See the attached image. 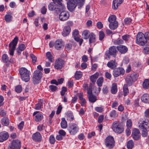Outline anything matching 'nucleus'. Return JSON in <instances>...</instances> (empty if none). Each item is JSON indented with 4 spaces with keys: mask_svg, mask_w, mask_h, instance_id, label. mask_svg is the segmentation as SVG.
I'll list each match as a JSON object with an SVG mask.
<instances>
[{
    "mask_svg": "<svg viewBox=\"0 0 149 149\" xmlns=\"http://www.w3.org/2000/svg\"><path fill=\"white\" fill-rule=\"evenodd\" d=\"M89 101L92 103L95 102L97 100L96 96L93 94L88 95Z\"/></svg>",
    "mask_w": 149,
    "mask_h": 149,
    "instance_id": "30",
    "label": "nucleus"
},
{
    "mask_svg": "<svg viewBox=\"0 0 149 149\" xmlns=\"http://www.w3.org/2000/svg\"><path fill=\"white\" fill-rule=\"evenodd\" d=\"M64 64V61L62 59L56 60L55 63L54 67L57 69L62 68Z\"/></svg>",
    "mask_w": 149,
    "mask_h": 149,
    "instance_id": "21",
    "label": "nucleus"
},
{
    "mask_svg": "<svg viewBox=\"0 0 149 149\" xmlns=\"http://www.w3.org/2000/svg\"><path fill=\"white\" fill-rule=\"evenodd\" d=\"M71 30V28L69 26H65L64 27L62 32V34L64 37L68 36L70 33Z\"/></svg>",
    "mask_w": 149,
    "mask_h": 149,
    "instance_id": "23",
    "label": "nucleus"
},
{
    "mask_svg": "<svg viewBox=\"0 0 149 149\" xmlns=\"http://www.w3.org/2000/svg\"><path fill=\"white\" fill-rule=\"evenodd\" d=\"M30 56L32 60V62L34 63L36 61L37 58L33 54H31Z\"/></svg>",
    "mask_w": 149,
    "mask_h": 149,
    "instance_id": "57",
    "label": "nucleus"
},
{
    "mask_svg": "<svg viewBox=\"0 0 149 149\" xmlns=\"http://www.w3.org/2000/svg\"><path fill=\"white\" fill-rule=\"evenodd\" d=\"M132 136L133 138L135 140L139 139L141 137V133L139 129H134L132 131Z\"/></svg>",
    "mask_w": 149,
    "mask_h": 149,
    "instance_id": "13",
    "label": "nucleus"
},
{
    "mask_svg": "<svg viewBox=\"0 0 149 149\" xmlns=\"http://www.w3.org/2000/svg\"><path fill=\"white\" fill-rule=\"evenodd\" d=\"M123 0H113L112 4V8L113 10H117L118 6L122 3Z\"/></svg>",
    "mask_w": 149,
    "mask_h": 149,
    "instance_id": "20",
    "label": "nucleus"
},
{
    "mask_svg": "<svg viewBox=\"0 0 149 149\" xmlns=\"http://www.w3.org/2000/svg\"><path fill=\"white\" fill-rule=\"evenodd\" d=\"M116 17L115 15H111L108 19V21L110 23L116 22Z\"/></svg>",
    "mask_w": 149,
    "mask_h": 149,
    "instance_id": "41",
    "label": "nucleus"
},
{
    "mask_svg": "<svg viewBox=\"0 0 149 149\" xmlns=\"http://www.w3.org/2000/svg\"><path fill=\"white\" fill-rule=\"evenodd\" d=\"M104 34L103 31H101L99 32V38L100 40H102L104 37Z\"/></svg>",
    "mask_w": 149,
    "mask_h": 149,
    "instance_id": "51",
    "label": "nucleus"
},
{
    "mask_svg": "<svg viewBox=\"0 0 149 149\" xmlns=\"http://www.w3.org/2000/svg\"><path fill=\"white\" fill-rule=\"evenodd\" d=\"M1 59L3 63H7L9 61V57L7 54H4L1 57Z\"/></svg>",
    "mask_w": 149,
    "mask_h": 149,
    "instance_id": "39",
    "label": "nucleus"
},
{
    "mask_svg": "<svg viewBox=\"0 0 149 149\" xmlns=\"http://www.w3.org/2000/svg\"><path fill=\"white\" fill-rule=\"evenodd\" d=\"M13 19V17L11 15L9 14L6 15L4 17L5 21L8 23L11 22Z\"/></svg>",
    "mask_w": 149,
    "mask_h": 149,
    "instance_id": "40",
    "label": "nucleus"
},
{
    "mask_svg": "<svg viewBox=\"0 0 149 149\" xmlns=\"http://www.w3.org/2000/svg\"><path fill=\"white\" fill-rule=\"evenodd\" d=\"M130 35L126 34L122 36V39L125 41H127L130 38Z\"/></svg>",
    "mask_w": 149,
    "mask_h": 149,
    "instance_id": "59",
    "label": "nucleus"
},
{
    "mask_svg": "<svg viewBox=\"0 0 149 149\" xmlns=\"http://www.w3.org/2000/svg\"><path fill=\"white\" fill-rule=\"evenodd\" d=\"M89 31L87 30H84L82 34L83 38L85 39H88L89 37Z\"/></svg>",
    "mask_w": 149,
    "mask_h": 149,
    "instance_id": "37",
    "label": "nucleus"
},
{
    "mask_svg": "<svg viewBox=\"0 0 149 149\" xmlns=\"http://www.w3.org/2000/svg\"><path fill=\"white\" fill-rule=\"evenodd\" d=\"M55 48L57 49H59L63 46L62 41L60 40L56 41L55 43Z\"/></svg>",
    "mask_w": 149,
    "mask_h": 149,
    "instance_id": "28",
    "label": "nucleus"
},
{
    "mask_svg": "<svg viewBox=\"0 0 149 149\" xmlns=\"http://www.w3.org/2000/svg\"><path fill=\"white\" fill-rule=\"evenodd\" d=\"M111 128L114 132L119 134L122 133L124 130L123 128L117 121H114L113 123Z\"/></svg>",
    "mask_w": 149,
    "mask_h": 149,
    "instance_id": "7",
    "label": "nucleus"
},
{
    "mask_svg": "<svg viewBox=\"0 0 149 149\" xmlns=\"http://www.w3.org/2000/svg\"><path fill=\"white\" fill-rule=\"evenodd\" d=\"M126 83H127V84L129 86H130L132 84V82L133 81L131 79V77L130 75L127 76L126 79Z\"/></svg>",
    "mask_w": 149,
    "mask_h": 149,
    "instance_id": "43",
    "label": "nucleus"
},
{
    "mask_svg": "<svg viewBox=\"0 0 149 149\" xmlns=\"http://www.w3.org/2000/svg\"><path fill=\"white\" fill-rule=\"evenodd\" d=\"M21 147L20 141L18 139L13 140L8 149H20Z\"/></svg>",
    "mask_w": 149,
    "mask_h": 149,
    "instance_id": "10",
    "label": "nucleus"
},
{
    "mask_svg": "<svg viewBox=\"0 0 149 149\" xmlns=\"http://www.w3.org/2000/svg\"><path fill=\"white\" fill-rule=\"evenodd\" d=\"M125 72L124 69L122 68H116L113 70V75L115 77H117L121 74H123Z\"/></svg>",
    "mask_w": 149,
    "mask_h": 149,
    "instance_id": "15",
    "label": "nucleus"
},
{
    "mask_svg": "<svg viewBox=\"0 0 149 149\" xmlns=\"http://www.w3.org/2000/svg\"><path fill=\"white\" fill-rule=\"evenodd\" d=\"M117 49L118 51L121 54H124L127 51L128 49L125 46L120 45L117 47Z\"/></svg>",
    "mask_w": 149,
    "mask_h": 149,
    "instance_id": "22",
    "label": "nucleus"
},
{
    "mask_svg": "<svg viewBox=\"0 0 149 149\" xmlns=\"http://www.w3.org/2000/svg\"><path fill=\"white\" fill-rule=\"evenodd\" d=\"M26 48L25 45L23 44L19 45L17 48V52L18 54L19 55L21 54V52L24 51Z\"/></svg>",
    "mask_w": 149,
    "mask_h": 149,
    "instance_id": "26",
    "label": "nucleus"
},
{
    "mask_svg": "<svg viewBox=\"0 0 149 149\" xmlns=\"http://www.w3.org/2000/svg\"><path fill=\"white\" fill-rule=\"evenodd\" d=\"M134 146V143L132 140L129 141L127 144V147L128 149H132Z\"/></svg>",
    "mask_w": 149,
    "mask_h": 149,
    "instance_id": "47",
    "label": "nucleus"
},
{
    "mask_svg": "<svg viewBox=\"0 0 149 149\" xmlns=\"http://www.w3.org/2000/svg\"><path fill=\"white\" fill-rule=\"evenodd\" d=\"M72 47V44L71 43L66 44L65 46V49L66 51L68 52L71 50Z\"/></svg>",
    "mask_w": 149,
    "mask_h": 149,
    "instance_id": "48",
    "label": "nucleus"
},
{
    "mask_svg": "<svg viewBox=\"0 0 149 149\" xmlns=\"http://www.w3.org/2000/svg\"><path fill=\"white\" fill-rule=\"evenodd\" d=\"M19 73L21 78L23 81L25 82L29 81L30 79L31 72L26 68L24 67L21 68L19 70Z\"/></svg>",
    "mask_w": 149,
    "mask_h": 149,
    "instance_id": "1",
    "label": "nucleus"
},
{
    "mask_svg": "<svg viewBox=\"0 0 149 149\" xmlns=\"http://www.w3.org/2000/svg\"><path fill=\"white\" fill-rule=\"evenodd\" d=\"M65 8V5H57L54 2L50 3L48 6V8L49 10L53 11H55L56 13L58 14L61 10L64 9Z\"/></svg>",
    "mask_w": 149,
    "mask_h": 149,
    "instance_id": "2",
    "label": "nucleus"
},
{
    "mask_svg": "<svg viewBox=\"0 0 149 149\" xmlns=\"http://www.w3.org/2000/svg\"><path fill=\"white\" fill-rule=\"evenodd\" d=\"M68 130L71 135L76 134L79 130V127L76 123H72L69 125Z\"/></svg>",
    "mask_w": 149,
    "mask_h": 149,
    "instance_id": "6",
    "label": "nucleus"
},
{
    "mask_svg": "<svg viewBox=\"0 0 149 149\" xmlns=\"http://www.w3.org/2000/svg\"><path fill=\"white\" fill-rule=\"evenodd\" d=\"M66 114L67 120L68 119L70 121H72L73 120L74 118L73 113L71 111L67 112Z\"/></svg>",
    "mask_w": 149,
    "mask_h": 149,
    "instance_id": "36",
    "label": "nucleus"
},
{
    "mask_svg": "<svg viewBox=\"0 0 149 149\" xmlns=\"http://www.w3.org/2000/svg\"><path fill=\"white\" fill-rule=\"evenodd\" d=\"M95 109L96 111L101 113L103 111V108L102 107H95Z\"/></svg>",
    "mask_w": 149,
    "mask_h": 149,
    "instance_id": "56",
    "label": "nucleus"
},
{
    "mask_svg": "<svg viewBox=\"0 0 149 149\" xmlns=\"http://www.w3.org/2000/svg\"><path fill=\"white\" fill-rule=\"evenodd\" d=\"M118 26V23L117 22H113L109 23V27L112 30H114L116 29Z\"/></svg>",
    "mask_w": 149,
    "mask_h": 149,
    "instance_id": "35",
    "label": "nucleus"
},
{
    "mask_svg": "<svg viewBox=\"0 0 149 149\" xmlns=\"http://www.w3.org/2000/svg\"><path fill=\"white\" fill-rule=\"evenodd\" d=\"M132 19L130 18H126L124 20L125 24H130L131 22Z\"/></svg>",
    "mask_w": 149,
    "mask_h": 149,
    "instance_id": "53",
    "label": "nucleus"
},
{
    "mask_svg": "<svg viewBox=\"0 0 149 149\" xmlns=\"http://www.w3.org/2000/svg\"><path fill=\"white\" fill-rule=\"evenodd\" d=\"M89 43L91 46H94L96 42V37L94 34L91 33L89 34Z\"/></svg>",
    "mask_w": 149,
    "mask_h": 149,
    "instance_id": "19",
    "label": "nucleus"
},
{
    "mask_svg": "<svg viewBox=\"0 0 149 149\" xmlns=\"http://www.w3.org/2000/svg\"><path fill=\"white\" fill-rule=\"evenodd\" d=\"M103 78L102 77H100L97 81V84L99 87L102 86L103 82Z\"/></svg>",
    "mask_w": 149,
    "mask_h": 149,
    "instance_id": "45",
    "label": "nucleus"
},
{
    "mask_svg": "<svg viewBox=\"0 0 149 149\" xmlns=\"http://www.w3.org/2000/svg\"><path fill=\"white\" fill-rule=\"evenodd\" d=\"M42 77V72L38 70L35 71L33 74V82L34 84H38Z\"/></svg>",
    "mask_w": 149,
    "mask_h": 149,
    "instance_id": "4",
    "label": "nucleus"
},
{
    "mask_svg": "<svg viewBox=\"0 0 149 149\" xmlns=\"http://www.w3.org/2000/svg\"><path fill=\"white\" fill-rule=\"evenodd\" d=\"M67 90V88L66 87H63L62 88V90L60 92L61 95L63 96Z\"/></svg>",
    "mask_w": 149,
    "mask_h": 149,
    "instance_id": "58",
    "label": "nucleus"
},
{
    "mask_svg": "<svg viewBox=\"0 0 149 149\" xmlns=\"http://www.w3.org/2000/svg\"><path fill=\"white\" fill-rule=\"evenodd\" d=\"M41 103H38L35 105V109L37 110H39L41 109L42 106Z\"/></svg>",
    "mask_w": 149,
    "mask_h": 149,
    "instance_id": "60",
    "label": "nucleus"
},
{
    "mask_svg": "<svg viewBox=\"0 0 149 149\" xmlns=\"http://www.w3.org/2000/svg\"><path fill=\"white\" fill-rule=\"evenodd\" d=\"M141 101L146 103H149V95L147 93L144 94L141 97Z\"/></svg>",
    "mask_w": 149,
    "mask_h": 149,
    "instance_id": "24",
    "label": "nucleus"
},
{
    "mask_svg": "<svg viewBox=\"0 0 149 149\" xmlns=\"http://www.w3.org/2000/svg\"><path fill=\"white\" fill-rule=\"evenodd\" d=\"M143 52L145 54H149V45H147L144 47Z\"/></svg>",
    "mask_w": 149,
    "mask_h": 149,
    "instance_id": "50",
    "label": "nucleus"
},
{
    "mask_svg": "<svg viewBox=\"0 0 149 149\" xmlns=\"http://www.w3.org/2000/svg\"><path fill=\"white\" fill-rule=\"evenodd\" d=\"M69 13L66 11H63L59 15V19L62 21L67 20L69 17Z\"/></svg>",
    "mask_w": 149,
    "mask_h": 149,
    "instance_id": "12",
    "label": "nucleus"
},
{
    "mask_svg": "<svg viewBox=\"0 0 149 149\" xmlns=\"http://www.w3.org/2000/svg\"><path fill=\"white\" fill-rule=\"evenodd\" d=\"M72 37L77 42H79V45L80 46L82 44L83 40L82 39H80L79 37V31L77 29H75L72 32Z\"/></svg>",
    "mask_w": 149,
    "mask_h": 149,
    "instance_id": "11",
    "label": "nucleus"
},
{
    "mask_svg": "<svg viewBox=\"0 0 149 149\" xmlns=\"http://www.w3.org/2000/svg\"><path fill=\"white\" fill-rule=\"evenodd\" d=\"M9 137L8 133L3 131L0 133V142H2L6 140Z\"/></svg>",
    "mask_w": 149,
    "mask_h": 149,
    "instance_id": "18",
    "label": "nucleus"
},
{
    "mask_svg": "<svg viewBox=\"0 0 149 149\" xmlns=\"http://www.w3.org/2000/svg\"><path fill=\"white\" fill-rule=\"evenodd\" d=\"M139 127L141 130L149 131V121H143L139 125Z\"/></svg>",
    "mask_w": 149,
    "mask_h": 149,
    "instance_id": "14",
    "label": "nucleus"
},
{
    "mask_svg": "<svg viewBox=\"0 0 149 149\" xmlns=\"http://www.w3.org/2000/svg\"><path fill=\"white\" fill-rule=\"evenodd\" d=\"M45 127L43 125H40L38 126L37 129L38 131H41L45 129Z\"/></svg>",
    "mask_w": 149,
    "mask_h": 149,
    "instance_id": "64",
    "label": "nucleus"
},
{
    "mask_svg": "<svg viewBox=\"0 0 149 149\" xmlns=\"http://www.w3.org/2000/svg\"><path fill=\"white\" fill-rule=\"evenodd\" d=\"M92 86L91 85H90L89 86V87L88 88L87 90V91L88 95H90L91 94H92Z\"/></svg>",
    "mask_w": 149,
    "mask_h": 149,
    "instance_id": "61",
    "label": "nucleus"
},
{
    "mask_svg": "<svg viewBox=\"0 0 149 149\" xmlns=\"http://www.w3.org/2000/svg\"><path fill=\"white\" fill-rule=\"evenodd\" d=\"M61 127L63 129H66L67 127V123L65 118H61Z\"/></svg>",
    "mask_w": 149,
    "mask_h": 149,
    "instance_id": "32",
    "label": "nucleus"
},
{
    "mask_svg": "<svg viewBox=\"0 0 149 149\" xmlns=\"http://www.w3.org/2000/svg\"><path fill=\"white\" fill-rule=\"evenodd\" d=\"M130 76L131 77V79L133 81H136L138 77V75L135 72L132 73Z\"/></svg>",
    "mask_w": 149,
    "mask_h": 149,
    "instance_id": "44",
    "label": "nucleus"
},
{
    "mask_svg": "<svg viewBox=\"0 0 149 149\" xmlns=\"http://www.w3.org/2000/svg\"><path fill=\"white\" fill-rule=\"evenodd\" d=\"M82 75V73L81 72L79 71H77L75 73V77L76 79L79 80L81 78Z\"/></svg>",
    "mask_w": 149,
    "mask_h": 149,
    "instance_id": "46",
    "label": "nucleus"
},
{
    "mask_svg": "<svg viewBox=\"0 0 149 149\" xmlns=\"http://www.w3.org/2000/svg\"><path fill=\"white\" fill-rule=\"evenodd\" d=\"M117 50V47L114 46H112L109 48L108 52L107 51L105 52V54L109 58L111 55L115 57L116 56Z\"/></svg>",
    "mask_w": 149,
    "mask_h": 149,
    "instance_id": "9",
    "label": "nucleus"
},
{
    "mask_svg": "<svg viewBox=\"0 0 149 149\" xmlns=\"http://www.w3.org/2000/svg\"><path fill=\"white\" fill-rule=\"evenodd\" d=\"M49 140L51 144H54L55 142V139L53 135H51L50 136Z\"/></svg>",
    "mask_w": 149,
    "mask_h": 149,
    "instance_id": "49",
    "label": "nucleus"
},
{
    "mask_svg": "<svg viewBox=\"0 0 149 149\" xmlns=\"http://www.w3.org/2000/svg\"><path fill=\"white\" fill-rule=\"evenodd\" d=\"M115 143L114 138L110 136H107L105 140V143L106 146L109 149H112L113 148Z\"/></svg>",
    "mask_w": 149,
    "mask_h": 149,
    "instance_id": "8",
    "label": "nucleus"
},
{
    "mask_svg": "<svg viewBox=\"0 0 149 149\" xmlns=\"http://www.w3.org/2000/svg\"><path fill=\"white\" fill-rule=\"evenodd\" d=\"M135 42L137 44L141 46L144 45L147 42L143 33L139 32L136 36Z\"/></svg>",
    "mask_w": 149,
    "mask_h": 149,
    "instance_id": "3",
    "label": "nucleus"
},
{
    "mask_svg": "<svg viewBox=\"0 0 149 149\" xmlns=\"http://www.w3.org/2000/svg\"><path fill=\"white\" fill-rule=\"evenodd\" d=\"M99 76V74L97 72H96L93 75H91L90 77L91 81L93 83H95L96 81V79Z\"/></svg>",
    "mask_w": 149,
    "mask_h": 149,
    "instance_id": "34",
    "label": "nucleus"
},
{
    "mask_svg": "<svg viewBox=\"0 0 149 149\" xmlns=\"http://www.w3.org/2000/svg\"><path fill=\"white\" fill-rule=\"evenodd\" d=\"M118 91L117 85L116 84L113 83L111 89V92L112 94H115Z\"/></svg>",
    "mask_w": 149,
    "mask_h": 149,
    "instance_id": "33",
    "label": "nucleus"
},
{
    "mask_svg": "<svg viewBox=\"0 0 149 149\" xmlns=\"http://www.w3.org/2000/svg\"><path fill=\"white\" fill-rule=\"evenodd\" d=\"M116 63L115 62V61L111 60L108 62L107 63V66L110 68L113 69L116 67Z\"/></svg>",
    "mask_w": 149,
    "mask_h": 149,
    "instance_id": "31",
    "label": "nucleus"
},
{
    "mask_svg": "<svg viewBox=\"0 0 149 149\" xmlns=\"http://www.w3.org/2000/svg\"><path fill=\"white\" fill-rule=\"evenodd\" d=\"M15 91L17 93H20L22 91V87L20 85H18L16 87Z\"/></svg>",
    "mask_w": 149,
    "mask_h": 149,
    "instance_id": "54",
    "label": "nucleus"
},
{
    "mask_svg": "<svg viewBox=\"0 0 149 149\" xmlns=\"http://www.w3.org/2000/svg\"><path fill=\"white\" fill-rule=\"evenodd\" d=\"M126 125L127 128H131L132 126V122L130 119H128L127 120Z\"/></svg>",
    "mask_w": 149,
    "mask_h": 149,
    "instance_id": "55",
    "label": "nucleus"
},
{
    "mask_svg": "<svg viewBox=\"0 0 149 149\" xmlns=\"http://www.w3.org/2000/svg\"><path fill=\"white\" fill-rule=\"evenodd\" d=\"M24 124V122L21 121L18 126V128L20 130H22L23 128Z\"/></svg>",
    "mask_w": 149,
    "mask_h": 149,
    "instance_id": "63",
    "label": "nucleus"
},
{
    "mask_svg": "<svg viewBox=\"0 0 149 149\" xmlns=\"http://www.w3.org/2000/svg\"><path fill=\"white\" fill-rule=\"evenodd\" d=\"M38 111H36L33 113V116H35L34 120L36 122H39L41 121L43 118V116L42 113H39Z\"/></svg>",
    "mask_w": 149,
    "mask_h": 149,
    "instance_id": "16",
    "label": "nucleus"
},
{
    "mask_svg": "<svg viewBox=\"0 0 149 149\" xmlns=\"http://www.w3.org/2000/svg\"><path fill=\"white\" fill-rule=\"evenodd\" d=\"M118 113L115 110H113L110 113L109 116L112 120H114L118 117Z\"/></svg>",
    "mask_w": 149,
    "mask_h": 149,
    "instance_id": "27",
    "label": "nucleus"
},
{
    "mask_svg": "<svg viewBox=\"0 0 149 149\" xmlns=\"http://www.w3.org/2000/svg\"><path fill=\"white\" fill-rule=\"evenodd\" d=\"M1 122L2 125L4 126H7L9 124L10 120L8 118L4 117L1 119Z\"/></svg>",
    "mask_w": 149,
    "mask_h": 149,
    "instance_id": "25",
    "label": "nucleus"
},
{
    "mask_svg": "<svg viewBox=\"0 0 149 149\" xmlns=\"http://www.w3.org/2000/svg\"><path fill=\"white\" fill-rule=\"evenodd\" d=\"M18 39L17 37H15L9 45L10 54L12 56L14 55V50L17 43Z\"/></svg>",
    "mask_w": 149,
    "mask_h": 149,
    "instance_id": "5",
    "label": "nucleus"
},
{
    "mask_svg": "<svg viewBox=\"0 0 149 149\" xmlns=\"http://www.w3.org/2000/svg\"><path fill=\"white\" fill-rule=\"evenodd\" d=\"M32 139L37 142L40 141L42 140V136L41 134L38 132H37L33 134L32 136Z\"/></svg>",
    "mask_w": 149,
    "mask_h": 149,
    "instance_id": "17",
    "label": "nucleus"
},
{
    "mask_svg": "<svg viewBox=\"0 0 149 149\" xmlns=\"http://www.w3.org/2000/svg\"><path fill=\"white\" fill-rule=\"evenodd\" d=\"M49 88L52 92H54L57 89V87L56 86L53 85L49 86Z\"/></svg>",
    "mask_w": 149,
    "mask_h": 149,
    "instance_id": "52",
    "label": "nucleus"
},
{
    "mask_svg": "<svg viewBox=\"0 0 149 149\" xmlns=\"http://www.w3.org/2000/svg\"><path fill=\"white\" fill-rule=\"evenodd\" d=\"M143 88L145 89L149 88V79H145L143 84Z\"/></svg>",
    "mask_w": 149,
    "mask_h": 149,
    "instance_id": "38",
    "label": "nucleus"
},
{
    "mask_svg": "<svg viewBox=\"0 0 149 149\" xmlns=\"http://www.w3.org/2000/svg\"><path fill=\"white\" fill-rule=\"evenodd\" d=\"M46 57L49 61L52 63L54 61V57L53 56V54L51 52H48L46 53Z\"/></svg>",
    "mask_w": 149,
    "mask_h": 149,
    "instance_id": "29",
    "label": "nucleus"
},
{
    "mask_svg": "<svg viewBox=\"0 0 149 149\" xmlns=\"http://www.w3.org/2000/svg\"><path fill=\"white\" fill-rule=\"evenodd\" d=\"M123 95L124 96H126L129 93V90L127 85L125 84L123 88Z\"/></svg>",
    "mask_w": 149,
    "mask_h": 149,
    "instance_id": "42",
    "label": "nucleus"
},
{
    "mask_svg": "<svg viewBox=\"0 0 149 149\" xmlns=\"http://www.w3.org/2000/svg\"><path fill=\"white\" fill-rule=\"evenodd\" d=\"M142 132H141L142 133V136L143 137H146L148 135V133L147 132L148 131H146L145 130H142Z\"/></svg>",
    "mask_w": 149,
    "mask_h": 149,
    "instance_id": "62",
    "label": "nucleus"
}]
</instances>
